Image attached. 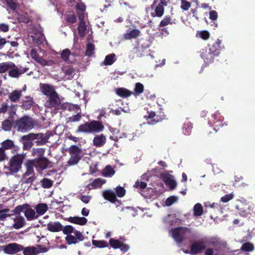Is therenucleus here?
<instances>
[{
    "instance_id": "obj_31",
    "label": "nucleus",
    "mask_w": 255,
    "mask_h": 255,
    "mask_svg": "<svg viewBox=\"0 0 255 255\" xmlns=\"http://www.w3.org/2000/svg\"><path fill=\"white\" fill-rule=\"evenodd\" d=\"M78 34L80 37H84L85 36L87 31V26L85 21L79 22L78 26Z\"/></svg>"
},
{
    "instance_id": "obj_7",
    "label": "nucleus",
    "mask_w": 255,
    "mask_h": 255,
    "mask_svg": "<svg viewBox=\"0 0 255 255\" xmlns=\"http://www.w3.org/2000/svg\"><path fill=\"white\" fill-rule=\"evenodd\" d=\"M32 120L28 117H23L19 120H17V130L21 131H26L32 129L33 127Z\"/></svg>"
},
{
    "instance_id": "obj_49",
    "label": "nucleus",
    "mask_w": 255,
    "mask_h": 255,
    "mask_svg": "<svg viewBox=\"0 0 255 255\" xmlns=\"http://www.w3.org/2000/svg\"><path fill=\"white\" fill-rule=\"evenodd\" d=\"M71 54V52L69 49H65L63 50L61 53V59L66 62L69 61V57Z\"/></svg>"
},
{
    "instance_id": "obj_35",
    "label": "nucleus",
    "mask_w": 255,
    "mask_h": 255,
    "mask_svg": "<svg viewBox=\"0 0 255 255\" xmlns=\"http://www.w3.org/2000/svg\"><path fill=\"white\" fill-rule=\"evenodd\" d=\"M193 214L195 216H201L203 213V208L200 203L196 204L193 207Z\"/></svg>"
},
{
    "instance_id": "obj_30",
    "label": "nucleus",
    "mask_w": 255,
    "mask_h": 255,
    "mask_svg": "<svg viewBox=\"0 0 255 255\" xmlns=\"http://www.w3.org/2000/svg\"><path fill=\"white\" fill-rule=\"evenodd\" d=\"M155 12L151 13V15L152 17L157 16L158 17H161L164 14V7L162 6V5L160 4H157L155 8Z\"/></svg>"
},
{
    "instance_id": "obj_61",
    "label": "nucleus",
    "mask_w": 255,
    "mask_h": 255,
    "mask_svg": "<svg viewBox=\"0 0 255 255\" xmlns=\"http://www.w3.org/2000/svg\"><path fill=\"white\" fill-rule=\"evenodd\" d=\"M2 144L5 149H10L14 145L13 142L12 140L9 139L4 141Z\"/></svg>"
},
{
    "instance_id": "obj_39",
    "label": "nucleus",
    "mask_w": 255,
    "mask_h": 255,
    "mask_svg": "<svg viewBox=\"0 0 255 255\" xmlns=\"http://www.w3.org/2000/svg\"><path fill=\"white\" fill-rule=\"evenodd\" d=\"M173 22L172 21V18L170 15H166L164 18L161 20L158 26L160 27L165 26L168 24H172Z\"/></svg>"
},
{
    "instance_id": "obj_37",
    "label": "nucleus",
    "mask_w": 255,
    "mask_h": 255,
    "mask_svg": "<svg viewBox=\"0 0 255 255\" xmlns=\"http://www.w3.org/2000/svg\"><path fill=\"white\" fill-rule=\"evenodd\" d=\"M24 137V135L21 136V140L22 141L23 144V148L24 149H29L31 147L32 145L31 141L33 140L29 139Z\"/></svg>"
},
{
    "instance_id": "obj_27",
    "label": "nucleus",
    "mask_w": 255,
    "mask_h": 255,
    "mask_svg": "<svg viewBox=\"0 0 255 255\" xmlns=\"http://www.w3.org/2000/svg\"><path fill=\"white\" fill-rule=\"evenodd\" d=\"M2 251L6 254H12L16 251V244H9L6 246H2Z\"/></svg>"
},
{
    "instance_id": "obj_46",
    "label": "nucleus",
    "mask_w": 255,
    "mask_h": 255,
    "mask_svg": "<svg viewBox=\"0 0 255 255\" xmlns=\"http://www.w3.org/2000/svg\"><path fill=\"white\" fill-rule=\"evenodd\" d=\"M71 156L68 161L69 165H74L77 164L80 160L81 157L79 155H70Z\"/></svg>"
},
{
    "instance_id": "obj_57",
    "label": "nucleus",
    "mask_w": 255,
    "mask_h": 255,
    "mask_svg": "<svg viewBox=\"0 0 255 255\" xmlns=\"http://www.w3.org/2000/svg\"><path fill=\"white\" fill-rule=\"evenodd\" d=\"M12 123L9 120H6L2 123V128L5 131H9L12 127Z\"/></svg>"
},
{
    "instance_id": "obj_19",
    "label": "nucleus",
    "mask_w": 255,
    "mask_h": 255,
    "mask_svg": "<svg viewBox=\"0 0 255 255\" xmlns=\"http://www.w3.org/2000/svg\"><path fill=\"white\" fill-rule=\"evenodd\" d=\"M93 145L96 147H102L106 142V137L103 134L96 135L93 140Z\"/></svg>"
},
{
    "instance_id": "obj_16",
    "label": "nucleus",
    "mask_w": 255,
    "mask_h": 255,
    "mask_svg": "<svg viewBox=\"0 0 255 255\" xmlns=\"http://www.w3.org/2000/svg\"><path fill=\"white\" fill-rule=\"evenodd\" d=\"M140 34V31L137 29H128L127 32L124 34L123 38L125 40L135 39Z\"/></svg>"
},
{
    "instance_id": "obj_11",
    "label": "nucleus",
    "mask_w": 255,
    "mask_h": 255,
    "mask_svg": "<svg viewBox=\"0 0 255 255\" xmlns=\"http://www.w3.org/2000/svg\"><path fill=\"white\" fill-rule=\"evenodd\" d=\"M48 250L46 247L40 245L36 247H27L24 248L23 254L24 255H36L41 253H45Z\"/></svg>"
},
{
    "instance_id": "obj_60",
    "label": "nucleus",
    "mask_w": 255,
    "mask_h": 255,
    "mask_svg": "<svg viewBox=\"0 0 255 255\" xmlns=\"http://www.w3.org/2000/svg\"><path fill=\"white\" fill-rule=\"evenodd\" d=\"M29 205L27 204H23L22 205H18L17 206V215L19 214L20 212H23L25 214V211L28 209L29 207Z\"/></svg>"
},
{
    "instance_id": "obj_55",
    "label": "nucleus",
    "mask_w": 255,
    "mask_h": 255,
    "mask_svg": "<svg viewBox=\"0 0 255 255\" xmlns=\"http://www.w3.org/2000/svg\"><path fill=\"white\" fill-rule=\"evenodd\" d=\"M25 157V154H17V172L18 171L19 168L21 167V165Z\"/></svg>"
},
{
    "instance_id": "obj_42",
    "label": "nucleus",
    "mask_w": 255,
    "mask_h": 255,
    "mask_svg": "<svg viewBox=\"0 0 255 255\" xmlns=\"http://www.w3.org/2000/svg\"><path fill=\"white\" fill-rule=\"evenodd\" d=\"M255 249L253 244L247 242L243 244L241 248V250L245 252H252Z\"/></svg>"
},
{
    "instance_id": "obj_10",
    "label": "nucleus",
    "mask_w": 255,
    "mask_h": 255,
    "mask_svg": "<svg viewBox=\"0 0 255 255\" xmlns=\"http://www.w3.org/2000/svg\"><path fill=\"white\" fill-rule=\"evenodd\" d=\"M30 56L36 62L43 66H51L55 63L54 61L53 60H50L47 61L42 57H40L36 50L34 49H31Z\"/></svg>"
},
{
    "instance_id": "obj_38",
    "label": "nucleus",
    "mask_w": 255,
    "mask_h": 255,
    "mask_svg": "<svg viewBox=\"0 0 255 255\" xmlns=\"http://www.w3.org/2000/svg\"><path fill=\"white\" fill-rule=\"evenodd\" d=\"M10 174H14L16 172V155H13L9 162Z\"/></svg>"
},
{
    "instance_id": "obj_48",
    "label": "nucleus",
    "mask_w": 255,
    "mask_h": 255,
    "mask_svg": "<svg viewBox=\"0 0 255 255\" xmlns=\"http://www.w3.org/2000/svg\"><path fill=\"white\" fill-rule=\"evenodd\" d=\"M109 244L110 246L115 249H119L122 245V242L118 240H116L111 238L109 240Z\"/></svg>"
},
{
    "instance_id": "obj_26",
    "label": "nucleus",
    "mask_w": 255,
    "mask_h": 255,
    "mask_svg": "<svg viewBox=\"0 0 255 255\" xmlns=\"http://www.w3.org/2000/svg\"><path fill=\"white\" fill-rule=\"evenodd\" d=\"M24 216L28 221H32L38 218L35 210L29 207L25 211Z\"/></svg>"
},
{
    "instance_id": "obj_28",
    "label": "nucleus",
    "mask_w": 255,
    "mask_h": 255,
    "mask_svg": "<svg viewBox=\"0 0 255 255\" xmlns=\"http://www.w3.org/2000/svg\"><path fill=\"white\" fill-rule=\"evenodd\" d=\"M9 101L7 100L5 102H3L0 107V112H6L9 109V112H14V106L9 104Z\"/></svg>"
},
{
    "instance_id": "obj_33",
    "label": "nucleus",
    "mask_w": 255,
    "mask_h": 255,
    "mask_svg": "<svg viewBox=\"0 0 255 255\" xmlns=\"http://www.w3.org/2000/svg\"><path fill=\"white\" fill-rule=\"evenodd\" d=\"M115 173V170L111 165H107L103 169L102 174L105 177H112Z\"/></svg>"
},
{
    "instance_id": "obj_51",
    "label": "nucleus",
    "mask_w": 255,
    "mask_h": 255,
    "mask_svg": "<svg viewBox=\"0 0 255 255\" xmlns=\"http://www.w3.org/2000/svg\"><path fill=\"white\" fill-rule=\"evenodd\" d=\"M4 1L8 8L16 10V0H4Z\"/></svg>"
},
{
    "instance_id": "obj_6",
    "label": "nucleus",
    "mask_w": 255,
    "mask_h": 255,
    "mask_svg": "<svg viewBox=\"0 0 255 255\" xmlns=\"http://www.w3.org/2000/svg\"><path fill=\"white\" fill-rule=\"evenodd\" d=\"M190 229L187 227H179L175 228L172 231V235L175 241L178 244L182 243L184 239L186 233H190Z\"/></svg>"
},
{
    "instance_id": "obj_41",
    "label": "nucleus",
    "mask_w": 255,
    "mask_h": 255,
    "mask_svg": "<svg viewBox=\"0 0 255 255\" xmlns=\"http://www.w3.org/2000/svg\"><path fill=\"white\" fill-rule=\"evenodd\" d=\"M144 86L140 83H136L135 85L133 94L134 96L138 95L143 92Z\"/></svg>"
},
{
    "instance_id": "obj_13",
    "label": "nucleus",
    "mask_w": 255,
    "mask_h": 255,
    "mask_svg": "<svg viewBox=\"0 0 255 255\" xmlns=\"http://www.w3.org/2000/svg\"><path fill=\"white\" fill-rule=\"evenodd\" d=\"M200 56L206 64H209L214 62L215 57L217 56L212 53L209 50L207 51L206 49H202L201 52Z\"/></svg>"
},
{
    "instance_id": "obj_23",
    "label": "nucleus",
    "mask_w": 255,
    "mask_h": 255,
    "mask_svg": "<svg viewBox=\"0 0 255 255\" xmlns=\"http://www.w3.org/2000/svg\"><path fill=\"white\" fill-rule=\"evenodd\" d=\"M67 221L71 223L84 226L86 224L87 219L85 217H70L67 219Z\"/></svg>"
},
{
    "instance_id": "obj_47",
    "label": "nucleus",
    "mask_w": 255,
    "mask_h": 255,
    "mask_svg": "<svg viewBox=\"0 0 255 255\" xmlns=\"http://www.w3.org/2000/svg\"><path fill=\"white\" fill-rule=\"evenodd\" d=\"M94 50L95 45L91 43H89L87 45L85 55L89 57L91 56L94 53Z\"/></svg>"
},
{
    "instance_id": "obj_53",
    "label": "nucleus",
    "mask_w": 255,
    "mask_h": 255,
    "mask_svg": "<svg viewBox=\"0 0 255 255\" xmlns=\"http://www.w3.org/2000/svg\"><path fill=\"white\" fill-rule=\"evenodd\" d=\"M17 20H18L19 22H24L26 23L29 21V18L27 13L21 15L18 14L17 16Z\"/></svg>"
},
{
    "instance_id": "obj_50",
    "label": "nucleus",
    "mask_w": 255,
    "mask_h": 255,
    "mask_svg": "<svg viewBox=\"0 0 255 255\" xmlns=\"http://www.w3.org/2000/svg\"><path fill=\"white\" fill-rule=\"evenodd\" d=\"M212 118L213 119H210V121L214 124L219 122H221L223 120V117L220 115V113H215V114H212Z\"/></svg>"
},
{
    "instance_id": "obj_64",
    "label": "nucleus",
    "mask_w": 255,
    "mask_h": 255,
    "mask_svg": "<svg viewBox=\"0 0 255 255\" xmlns=\"http://www.w3.org/2000/svg\"><path fill=\"white\" fill-rule=\"evenodd\" d=\"M81 118V115L78 113L76 115H74L69 118V121L72 122H76L79 121Z\"/></svg>"
},
{
    "instance_id": "obj_58",
    "label": "nucleus",
    "mask_w": 255,
    "mask_h": 255,
    "mask_svg": "<svg viewBox=\"0 0 255 255\" xmlns=\"http://www.w3.org/2000/svg\"><path fill=\"white\" fill-rule=\"evenodd\" d=\"M66 21L67 22L73 24L77 21V18L74 14H68L66 17Z\"/></svg>"
},
{
    "instance_id": "obj_9",
    "label": "nucleus",
    "mask_w": 255,
    "mask_h": 255,
    "mask_svg": "<svg viewBox=\"0 0 255 255\" xmlns=\"http://www.w3.org/2000/svg\"><path fill=\"white\" fill-rule=\"evenodd\" d=\"M163 114L164 113H148V115L144 116V118L148 121V124L154 125L165 118Z\"/></svg>"
},
{
    "instance_id": "obj_29",
    "label": "nucleus",
    "mask_w": 255,
    "mask_h": 255,
    "mask_svg": "<svg viewBox=\"0 0 255 255\" xmlns=\"http://www.w3.org/2000/svg\"><path fill=\"white\" fill-rule=\"evenodd\" d=\"M61 70L64 73L65 76H68V79H71L72 78V75L75 72V69L73 67L70 65L62 67Z\"/></svg>"
},
{
    "instance_id": "obj_12",
    "label": "nucleus",
    "mask_w": 255,
    "mask_h": 255,
    "mask_svg": "<svg viewBox=\"0 0 255 255\" xmlns=\"http://www.w3.org/2000/svg\"><path fill=\"white\" fill-rule=\"evenodd\" d=\"M24 137V138H26L29 139H33V140L36 139L37 140L35 142L37 145H42L47 142V141L45 139L44 134L42 133H30L27 135H25Z\"/></svg>"
},
{
    "instance_id": "obj_45",
    "label": "nucleus",
    "mask_w": 255,
    "mask_h": 255,
    "mask_svg": "<svg viewBox=\"0 0 255 255\" xmlns=\"http://www.w3.org/2000/svg\"><path fill=\"white\" fill-rule=\"evenodd\" d=\"M42 187L44 188H49L53 185V181L48 178H44L41 181Z\"/></svg>"
},
{
    "instance_id": "obj_15",
    "label": "nucleus",
    "mask_w": 255,
    "mask_h": 255,
    "mask_svg": "<svg viewBox=\"0 0 255 255\" xmlns=\"http://www.w3.org/2000/svg\"><path fill=\"white\" fill-rule=\"evenodd\" d=\"M39 87L42 93L47 97L57 93L54 87L48 84L40 83Z\"/></svg>"
},
{
    "instance_id": "obj_22",
    "label": "nucleus",
    "mask_w": 255,
    "mask_h": 255,
    "mask_svg": "<svg viewBox=\"0 0 255 255\" xmlns=\"http://www.w3.org/2000/svg\"><path fill=\"white\" fill-rule=\"evenodd\" d=\"M163 180L166 185L169 186L171 190L174 189L177 186L176 182L172 178V176L169 174L163 176Z\"/></svg>"
},
{
    "instance_id": "obj_52",
    "label": "nucleus",
    "mask_w": 255,
    "mask_h": 255,
    "mask_svg": "<svg viewBox=\"0 0 255 255\" xmlns=\"http://www.w3.org/2000/svg\"><path fill=\"white\" fill-rule=\"evenodd\" d=\"M147 186V183L144 181H136L133 185L135 188L139 189L140 191L144 189Z\"/></svg>"
},
{
    "instance_id": "obj_59",
    "label": "nucleus",
    "mask_w": 255,
    "mask_h": 255,
    "mask_svg": "<svg viewBox=\"0 0 255 255\" xmlns=\"http://www.w3.org/2000/svg\"><path fill=\"white\" fill-rule=\"evenodd\" d=\"M181 8L184 10H187L191 7V3L186 0H181Z\"/></svg>"
},
{
    "instance_id": "obj_20",
    "label": "nucleus",
    "mask_w": 255,
    "mask_h": 255,
    "mask_svg": "<svg viewBox=\"0 0 255 255\" xmlns=\"http://www.w3.org/2000/svg\"><path fill=\"white\" fill-rule=\"evenodd\" d=\"M103 197L112 203H115L117 201V198L115 193L112 190H106L102 193Z\"/></svg>"
},
{
    "instance_id": "obj_24",
    "label": "nucleus",
    "mask_w": 255,
    "mask_h": 255,
    "mask_svg": "<svg viewBox=\"0 0 255 255\" xmlns=\"http://www.w3.org/2000/svg\"><path fill=\"white\" fill-rule=\"evenodd\" d=\"M116 94L120 97L127 98L130 97L133 92L125 88H118L116 89Z\"/></svg>"
},
{
    "instance_id": "obj_62",
    "label": "nucleus",
    "mask_w": 255,
    "mask_h": 255,
    "mask_svg": "<svg viewBox=\"0 0 255 255\" xmlns=\"http://www.w3.org/2000/svg\"><path fill=\"white\" fill-rule=\"evenodd\" d=\"M177 200V198L176 196H170L167 198L165 201L166 205L168 206H171Z\"/></svg>"
},
{
    "instance_id": "obj_56",
    "label": "nucleus",
    "mask_w": 255,
    "mask_h": 255,
    "mask_svg": "<svg viewBox=\"0 0 255 255\" xmlns=\"http://www.w3.org/2000/svg\"><path fill=\"white\" fill-rule=\"evenodd\" d=\"M25 224L24 218L22 216H18L17 215V229L23 227Z\"/></svg>"
},
{
    "instance_id": "obj_54",
    "label": "nucleus",
    "mask_w": 255,
    "mask_h": 255,
    "mask_svg": "<svg viewBox=\"0 0 255 255\" xmlns=\"http://www.w3.org/2000/svg\"><path fill=\"white\" fill-rule=\"evenodd\" d=\"M9 209H2V205L0 204V221L3 220L6 217L9 216L10 214H8Z\"/></svg>"
},
{
    "instance_id": "obj_25",
    "label": "nucleus",
    "mask_w": 255,
    "mask_h": 255,
    "mask_svg": "<svg viewBox=\"0 0 255 255\" xmlns=\"http://www.w3.org/2000/svg\"><path fill=\"white\" fill-rule=\"evenodd\" d=\"M36 215L39 217L40 216L44 215L48 210V207L45 203H39L35 207Z\"/></svg>"
},
{
    "instance_id": "obj_21",
    "label": "nucleus",
    "mask_w": 255,
    "mask_h": 255,
    "mask_svg": "<svg viewBox=\"0 0 255 255\" xmlns=\"http://www.w3.org/2000/svg\"><path fill=\"white\" fill-rule=\"evenodd\" d=\"M106 182V180L105 179L98 178L95 179L91 183L88 184L87 188L89 190H91L93 188H100Z\"/></svg>"
},
{
    "instance_id": "obj_44",
    "label": "nucleus",
    "mask_w": 255,
    "mask_h": 255,
    "mask_svg": "<svg viewBox=\"0 0 255 255\" xmlns=\"http://www.w3.org/2000/svg\"><path fill=\"white\" fill-rule=\"evenodd\" d=\"M81 151V149L75 145H71L68 149L70 155H79Z\"/></svg>"
},
{
    "instance_id": "obj_1",
    "label": "nucleus",
    "mask_w": 255,
    "mask_h": 255,
    "mask_svg": "<svg viewBox=\"0 0 255 255\" xmlns=\"http://www.w3.org/2000/svg\"><path fill=\"white\" fill-rule=\"evenodd\" d=\"M48 97V100L44 104L46 108L54 110H62L69 111H78L80 110V106L78 105H74L67 102L61 104L57 93H54Z\"/></svg>"
},
{
    "instance_id": "obj_2",
    "label": "nucleus",
    "mask_w": 255,
    "mask_h": 255,
    "mask_svg": "<svg viewBox=\"0 0 255 255\" xmlns=\"http://www.w3.org/2000/svg\"><path fill=\"white\" fill-rule=\"evenodd\" d=\"M62 231L64 235H67L65 241L67 244H76L84 240V237L79 231L75 230L71 225L63 227Z\"/></svg>"
},
{
    "instance_id": "obj_40",
    "label": "nucleus",
    "mask_w": 255,
    "mask_h": 255,
    "mask_svg": "<svg viewBox=\"0 0 255 255\" xmlns=\"http://www.w3.org/2000/svg\"><path fill=\"white\" fill-rule=\"evenodd\" d=\"M93 245L97 248H104L108 247V244L106 241H97L93 240H92Z\"/></svg>"
},
{
    "instance_id": "obj_36",
    "label": "nucleus",
    "mask_w": 255,
    "mask_h": 255,
    "mask_svg": "<svg viewBox=\"0 0 255 255\" xmlns=\"http://www.w3.org/2000/svg\"><path fill=\"white\" fill-rule=\"evenodd\" d=\"M116 55L114 53L108 55L106 56L103 63L104 65H111L115 61V57Z\"/></svg>"
},
{
    "instance_id": "obj_18",
    "label": "nucleus",
    "mask_w": 255,
    "mask_h": 255,
    "mask_svg": "<svg viewBox=\"0 0 255 255\" xmlns=\"http://www.w3.org/2000/svg\"><path fill=\"white\" fill-rule=\"evenodd\" d=\"M25 100H23V102L21 103V105L20 106L22 109L25 110H30V109L32 107L33 110H36V106L34 105L33 101L31 98L27 97H25Z\"/></svg>"
},
{
    "instance_id": "obj_8",
    "label": "nucleus",
    "mask_w": 255,
    "mask_h": 255,
    "mask_svg": "<svg viewBox=\"0 0 255 255\" xmlns=\"http://www.w3.org/2000/svg\"><path fill=\"white\" fill-rule=\"evenodd\" d=\"M38 172H41L47 169L50 161L45 157H40L32 160Z\"/></svg>"
},
{
    "instance_id": "obj_14",
    "label": "nucleus",
    "mask_w": 255,
    "mask_h": 255,
    "mask_svg": "<svg viewBox=\"0 0 255 255\" xmlns=\"http://www.w3.org/2000/svg\"><path fill=\"white\" fill-rule=\"evenodd\" d=\"M210 51L215 54L217 56L220 54L221 51L224 48V46L222 44V40L218 39L211 45H209Z\"/></svg>"
},
{
    "instance_id": "obj_63",
    "label": "nucleus",
    "mask_w": 255,
    "mask_h": 255,
    "mask_svg": "<svg viewBox=\"0 0 255 255\" xmlns=\"http://www.w3.org/2000/svg\"><path fill=\"white\" fill-rule=\"evenodd\" d=\"M200 37L203 40H207L210 36V33L208 31L203 30L199 33Z\"/></svg>"
},
{
    "instance_id": "obj_17",
    "label": "nucleus",
    "mask_w": 255,
    "mask_h": 255,
    "mask_svg": "<svg viewBox=\"0 0 255 255\" xmlns=\"http://www.w3.org/2000/svg\"><path fill=\"white\" fill-rule=\"evenodd\" d=\"M62 228L63 226L59 222H50L47 224V230L51 232H59Z\"/></svg>"
},
{
    "instance_id": "obj_3",
    "label": "nucleus",
    "mask_w": 255,
    "mask_h": 255,
    "mask_svg": "<svg viewBox=\"0 0 255 255\" xmlns=\"http://www.w3.org/2000/svg\"><path fill=\"white\" fill-rule=\"evenodd\" d=\"M104 128V125L101 122L94 120L79 125L75 132L76 133L80 132L84 133H98L103 131Z\"/></svg>"
},
{
    "instance_id": "obj_32",
    "label": "nucleus",
    "mask_w": 255,
    "mask_h": 255,
    "mask_svg": "<svg viewBox=\"0 0 255 255\" xmlns=\"http://www.w3.org/2000/svg\"><path fill=\"white\" fill-rule=\"evenodd\" d=\"M14 66V64L12 62H2L0 63V73L5 72Z\"/></svg>"
},
{
    "instance_id": "obj_5",
    "label": "nucleus",
    "mask_w": 255,
    "mask_h": 255,
    "mask_svg": "<svg viewBox=\"0 0 255 255\" xmlns=\"http://www.w3.org/2000/svg\"><path fill=\"white\" fill-rule=\"evenodd\" d=\"M206 248V241L201 239L193 241L190 246V254L196 255L202 253Z\"/></svg>"
},
{
    "instance_id": "obj_43",
    "label": "nucleus",
    "mask_w": 255,
    "mask_h": 255,
    "mask_svg": "<svg viewBox=\"0 0 255 255\" xmlns=\"http://www.w3.org/2000/svg\"><path fill=\"white\" fill-rule=\"evenodd\" d=\"M126 193V190L122 186H118L115 188V195L116 197H123Z\"/></svg>"
},
{
    "instance_id": "obj_34",
    "label": "nucleus",
    "mask_w": 255,
    "mask_h": 255,
    "mask_svg": "<svg viewBox=\"0 0 255 255\" xmlns=\"http://www.w3.org/2000/svg\"><path fill=\"white\" fill-rule=\"evenodd\" d=\"M142 56V53L140 50L137 47H134L130 51L129 53V58L133 59L135 57H141Z\"/></svg>"
},
{
    "instance_id": "obj_4",
    "label": "nucleus",
    "mask_w": 255,
    "mask_h": 255,
    "mask_svg": "<svg viewBox=\"0 0 255 255\" xmlns=\"http://www.w3.org/2000/svg\"><path fill=\"white\" fill-rule=\"evenodd\" d=\"M25 166L26 171L23 174V178H25L26 177H28L25 178L23 183L26 184H32L36 179L33 168L34 167H35L34 163H33L32 160H28L25 163Z\"/></svg>"
}]
</instances>
